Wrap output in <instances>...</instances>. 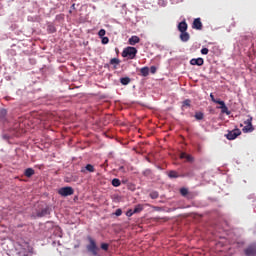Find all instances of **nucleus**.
Wrapping results in <instances>:
<instances>
[{"label": "nucleus", "mask_w": 256, "mask_h": 256, "mask_svg": "<svg viewBox=\"0 0 256 256\" xmlns=\"http://www.w3.org/2000/svg\"><path fill=\"white\" fill-rule=\"evenodd\" d=\"M122 57H128V59H135L137 57V48L128 46L124 48Z\"/></svg>", "instance_id": "obj_1"}, {"label": "nucleus", "mask_w": 256, "mask_h": 256, "mask_svg": "<svg viewBox=\"0 0 256 256\" xmlns=\"http://www.w3.org/2000/svg\"><path fill=\"white\" fill-rule=\"evenodd\" d=\"M239 135H241V130L239 128H235L233 130H228V133L225 134V137L228 139V141H233L238 138Z\"/></svg>", "instance_id": "obj_2"}, {"label": "nucleus", "mask_w": 256, "mask_h": 256, "mask_svg": "<svg viewBox=\"0 0 256 256\" xmlns=\"http://www.w3.org/2000/svg\"><path fill=\"white\" fill-rule=\"evenodd\" d=\"M73 193H75V190H73L71 186L62 187L58 190V194L62 197H69L73 195Z\"/></svg>", "instance_id": "obj_3"}, {"label": "nucleus", "mask_w": 256, "mask_h": 256, "mask_svg": "<svg viewBox=\"0 0 256 256\" xmlns=\"http://www.w3.org/2000/svg\"><path fill=\"white\" fill-rule=\"evenodd\" d=\"M244 125H246L242 131L243 133H253L255 131V128H253V118L250 117L246 121H244Z\"/></svg>", "instance_id": "obj_4"}, {"label": "nucleus", "mask_w": 256, "mask_h": 256, "mask_svg": "<svg viewBox=\"0 0 256 256\" xmlns=\"http://www.w3.org/2000/svg\"><path fill=\"white\" fill-rule=\"evenodd\" d=\"M89 245L87 246V250L92 253V255L97 256V251H99V248L97 247V243H95V240L93 238L89 237Z\"/></svg>", "instance_id": "obj_5"}, {"label": "nucleus", "mask_w": 256, "mask_h": 256, "mask_svg": "<svg viewBox=\"0 0 256 256\" xmlns=\"http://www.w3.org/2000/svg\"><path fill=\"white\" fill-rule=\"evenodd\" d=\"M244 255L245 256H256V242L249 244L244 249Z\"/></svg>", "instance_id": "obj_6"}, {"label": "nucleus", "mask_w": 256, "mask_h": 256, "mask_svg": "<svg viewBox=\"0 0 256 256\" xmlns=\"http://www.w3.org/2000/svg\"><path fill=\"white\" fill-rule=\"evenodd\" d=\"M192 29H197V31H201V29H203V23L201 22V18L194 19Z\"/></svg>", "instance_id": "obj_7"}, {"label": "nucleus", "mask_w": 256, "mask_h": 256, "mask_svg": "<svg viewBox=\"0 0 256 256\" xmlns=\"http://www.w3.org/2000/svg\"><path fill=\"white\" fill-rule=\"evenodd\" d=\"M205 63V60L203 58H192L190 60V65H197L198 67L203 66Z\"/></svg>", "instance_id": "obj_8"}, {"label": "nucleus", "mask_w": 256, "mask_h": 256, "mask_svg": "<svg viewBox=\"0 0 256 256\" xmlns=\"http://www.w3.org/2000/svg\"><path fill=\"white\" fill-rule=\"evenodd\" d=\"M180 159H186L188 163H193V161H195V158L191 156V154H187L185 152L180 154Z\"/></svg>", "instance_id": "obj_9"}, {"label": "nucleus", "mask_w": 256, "mask_h": 256, "mask_svg": "<svg viewBox=\"0 0 256 256\" xmlns=\"http://www.w3.org/2000/svg\"><path fill=\"white\" fill-rule=\"evenodd\" d=\"M217 105H222L219 107L222 113H226V115H231V112H229V108H227V105H225V102L223 100L221 102H217Z\"/></svg>", "instance_id": "obj_10"}, {"label": "nucleus", "mask_w": 256, "mask_h": 256, "mask_svg": "<svg viewBox=\"0 0 256 256\" xmlns=\"http://www.w3.org/2000/svg\"><path fill=\"white\" fill-rule=\"evenodd\" d=\"M95 173V166L87 164L85 167L81 168V173Z\"/></svg>", "instance_id": "obj_11"}, {"label": "nucleus", "mask_w": 256, "mask_h": 256, "mask_svg": "<svg viewBox=\"0 0 256 256\" xmlns=\"http://www.w3.org/2000/svg\"><path fill=\"white\" fill-rule=\"evenodd\" d=\"M188 25L187 22L185 20H183L182 22H180L178 24V31H180V33H185V31H187L188 29Z\"/></svg>", "instance_id": "obj_12"}, {"label": "nucleus", "mask_w": 256, "mask_h": 256, "mask_svg": "<svg viewBox=\"0 0 256 256\" xmlns=\"http://www.w3.org/2000/svg\"><path fill=\"white\" fill-rule=\"evenodd\" d=\"M129 45H137V43H141V38H139V36H132L131 38H129L128 40Z\"/></svg>", "instance_id": "obj_13"}, {"label": "nucleus", "mask_w": 256, "mask_h": 256, "mask_svg": "<svg viewBox=\"0 0 256 256\" xmlns=\"http://www.w3.org/2000/svg\"><path fill=\"white\" fill-rule=\"evenodd\" d=\"M180 39H181V41H183V43H187V41H189V39H191V36L187 33V31L181 32Z\"/></svg>", "instance_id": "obj_14"}, {"label": "nucleus", "mask_w": 256, "mask_h": 256, "mask_svg": "<svg viewBox=\"0 0 256 256\" xmlns=\"http://www.w3.org/2000/svg\"><path fill=\"white\" fill-rule=\"evenodd\" d=\"M0 121L2 123H5V121H7V110L0 109Z\"/></svg>", "instance_id": "obj_15"}, {"label": "nucleus", "mask_w": 256, "mask_h": 256, "mask_svg": "<svg viewBox=\"0 0 256 256\" xmlns=\"http://www.w3.org/2000/svg\"><path fill=\"white\" fill-rule=\"evenodd\" d=\"M25 177H33L35 170L33 168H27L24 172Z\"/></svg>", "instance_id": "obj_16"}, {"label": "nucleus", "mask_w": 256, "mask_h": 256, "mask_svg": "<svg viewBox=\"0 0 256 256\" xmlns=\"http://www.w3.org/2000/svg\"><path fill=\"white\" fill-rule=\"evenodd\" d=\"M140 73L142 77H147L149 75V67H142Z\"/></svg>", "instance_id": "obj_17"}, {"label": "nucleus", "mask_w": 256, "mask_h": 256, "mask_svg": "<svg viewBox=\"0 0 256 256\" xmlns=\"http://www.w3.org/2000/svg\"><path fill=\"white\" fill-rule=\"evenodd\" d=\"M196 121H202V119H204L205 114H203V112H196L194 115Z\"/></svg>", "instance_id": "obj_18"}, {"label": "nucleus", "mask_w": 256, "mask_h": 256, "mask_svg": "<svg viewBox=\"0 0 256 256\" xmlns=\"http://www.w3.org/2000/svg\"><path fill=\"white\" fill-rule=\"evenodd\" d=\"M168 177H170V179H177L179 177V174L177 173V171L171 170L168 173Z\"/></svg>", "instance_id": "obj_19"}, {"label": "nucleus", "mask_w": 256, "mask_h": 256, "mask_svg": "<svg viewBox=\"0 0 256 256\" xmlns=\"http://www.w3.org/2000/svg\"><path fill=\"white\" fill-rule=\"evenodd\" d=\"M120 83L122 85H129V83H131V78L129 77L120 78Z\"/></svg>", "instance_id": "obj_20"}, {"label": "nucleus", "mask_w": 256, "mask_h": 256, "mask_svg": "<svg viewBox=\"0 0 256 256\" xmlns=\"http://www.w3.org/2000/svg\"><path fill=\"white\" fill-rule=\"evenodd\" d=\"M112 185H113V187H120L121 186V180H119L118 178H114L112 180Z\"/></svg>", "instance_id": "obj_21"}, {"label": "nucleus", "mask_w": 256, "mask_h": 256, "mask_svg": "<svg viewBox=\"0 0 256 256\" xmlns=\"http://www.w3.org/2000/svg\"><path fill=\"white\" fill-rule=\"evenodd\" d=\"M45 215H49V209L45 208L43 210H41L40 213H38V217H45Z\"/></svg>", "instance_id": "obj_22"}, {"label": "nucleus", "mask_w": 256, "mask_h": 256, "mask_svg": "<svg viewBox=\"0 0 256 256\" xmlns=\"http://www.w3.org/2000/svg\"><path fill=\"white\" fill-rule=\"evenodd\" d=\"M133 211H134V214L141 213V211H143V205L141 204L136 205Z\"/></svg>", "instance_id": "obj_23"}, {"label": "nucleus", "mask_w": 256, "mask_h": 256, "mask_svg": "<svg viewBox=\"0 0 256 256\" xmlns=\"http://www.w3.org/2000/svg\"><path fill=\"white\" fill-rule=\"evenodd\" d=\"M121 63V60L119 58H112L110 60V65H119Z\"/></svg>", "instance_id": "obj_24"}, {"label": "nucleus", "mask_w": 256, "mask_h": 256, "mask_svg": "<svg viewBox=\"0 0 256 256\" xmlns=\"http://www.w3.org/2000/svg\"><path fill=\"white\" fill-rule=\"evenodd\" d=\"M180 193L183 197H185V195L189 194V190H187V188H181Z\"/></svg>", "instance_id": "obj_25"}, {"label": "nucleus", "mask_w": 256, "mask_h": 256, "mask_svg": "<svg viewBox=\"0 0 256 256\" xmlns=\"http://www.w3.org/2000/svg\"><path fill=\"white\" fill-rule=\"evenodd\" d=\"M183 107H191V100L186 99L183 101Z\"/></svg>", "instance_id": "obj_26"}, {"label": "nucleus", "mask_w": 256, "mask_h": 256, "mask_svg": "<svg viewBox=\"0 0 256 256\" xmlns=\"http://www.w3.org/2000/svg\"><path fill=\"white\" fill-rule=\"evenodd\" d=\"M101 249H103V251H109V244H107V243H102V244H101Z\"/></svg>", "instance_id": "obj_27"}, {"label": "nucleus", "mask_w": 256, "mask_h": 256, "mask_svg": "<svg viewBox=\"0 0 256 256\" xmlns=\"http://www.w3.org/2000/svg\"><path fill=\"white\" fill-rule=\"evenodd\" d=\"M106 33L107 32L105 31V29H101V30H99L98 35H99V37L103 38V37H105Z\"/></svg>", "instance_id": "obj_28"}, {"label": "nucleus", "mask_w": 256, "mask_h": 256, "mask_svg": "<svg viewBox=\"0 0 256 256\" xmlns=\"http://www.w3.org/2000/svg\"><path fill=\"white\" fill-rule=\"evenodd\" d=\"M133 215H135V212H134V210H132V209H130V210H128V211L126 212V216H127V217H133Z\"/></svg>", "instance_id": "obj_29"}, {"label": "nucleus", "mask_w": 256, "mask_h": 256, "mask_svg": "<svg viewBox=\"0 0 256 256\" xmlns=\"http://www.w3.org/2000/svg\"><path fill=\"white\" fill-rule=\"evenodd\" d=\"M150 73H152V75H155L157 73V67L151 66L150 67Z\"/></svg>", "instance_id": "obj_30"}, {"label": "nucleus", "mask_w": 256, "mask_h": 256, "mask_svg": "<svg viewBox=\"0 0 256 256\" xmlns=\"http://www.w3.org/2000/svg\"><path fill=\"white\" fill-rule=\"evenodd\" d=\"M201 54L202 55H208L209 54V49L208 48H202L201 49Z\"/></svg>", "instance_id": "obj_31"}, {"label": "nucleus", "mask_w": 256, "mask_h": 256, "mask_svg": "<svg viewBox=\"0 0 256 256\" xmlns=\"http://www.w3.org/2000/svg\"><path fill=\"white\" fill-rule=\"evenodd\" d=\"M210 98L213 101V103H216V104H217V102H221L222 101V100L215 99V96L213 95V93L210 94Z\"/></svg>", "instance_id": "obj_32"}, {"label": "nucleus", "mask_w": 256, "mask_h": 256, "mask_svg": "<svg viewBox=\"0 0 256 256\" xmlns=\"http://www.w3.org/2000/svg\"><path fill=\"white\" fill-rule=\"evenodd\" d=\"M116 217H121V215H123V210L121 209H117L115 212Z\"/></svg>", "instance_id": "obj_33"}, {"label": "nucleus", "mask_w": 256, "mask_h": 256, "mask_svg": "<svg viewBox=\"0 0 256 256\" xmlns=\"http://www.w3.org/2000/svg\"><path fill=\"white\" fill-rule=\"evenodd\" d=\"M109 43V38L108 37H102V44L107 45Z\"/></svg>", "instance_id": "obj_34"}, {"label": "nucleus", "mask_w": 256, "mask_h": 256, "mask_svg": "<svg viewBox=\"0 0 256 256\" xmlns=\"http://www.w3.org/2000/svg\"><path fill=\"white\" fill-rule=\"evenodd\" d=\"M49 31H50V33H55V27L49 26Z\"/></svg>", "instance_id": "obj_35"}, {"label": "nucleus", "mask_w": 256, "mask_h": 256, "mask_svg": "<svg viewBox=\"0 0 256 256\" xmlns=\"http://www.w3.org/2000/svg\"><path fill=\"white\" fill-rule=\"evenodd\" d=\"M152 197L156 198V197H158V195H157V194H154V196H152Z\"/></svg>", "instance_id": "obj_36"}]
</instances>
